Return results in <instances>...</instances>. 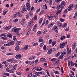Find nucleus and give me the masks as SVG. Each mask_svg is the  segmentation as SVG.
<instances>
[{"instance_id": "nucleus-36", "label": "nucleus", "mask_w": 77, "mask_h": 77, "mask_svg": "<svg viewBox=\"0 0 77 77\" xmlns=\"http://www.w3.org/2000/svg\"><path fill=\"white\" fill-rule=\"evenodd\" d=\"M24 49L25 50H27L28 49V45H26L24 47Z\"/></svg>"}, {"instance_id": "nucleus-22", "label": "nucleus", "mask_w": 77, "mask_h": 77, "mask_svg": "<svg viewBox=\"0 0 77 77\" xmlns=\"http://www.w3.org/2000/svg\"><path fill=\"white\" fill-rule=\"evenodd\" d=\"M75 43H73L72 45V48L73 49H75Z\"/></svg>"}, {"instance_id": "nucleus-45", "label": "nucleus", "mask_w": 77, "mask_h": 77, "mask_svg": "<svg viewBox=\"0 0 77 77\" xmlns=\"http://www.w3.org/2000/svg\"><path fill=\"white\" fill-rule=\"evenodd\" d=\"M38 42H43V39L42 38H40L39 39Z\"/></svg>"}, {"instance_id": "nucleus-38", "label": "nucleus", "mask_w": 77, "mask_h": 77, "mask_svg": "<svg viewBox=\"0 0 77 77\" xmlns=\"http://www.w3.org/2000/svg\"><path fill=\"white\" fill-rule=\"evenodd\" d=\"M42 18H41L39 20V24L41 23H42Z\"/></svg>"}, {"instance_id": "nucleus-48", "label": "nucleus", "mask_w": 77, "mask_h": 77, "mask_svg": "<svg viewBox=\"0 0 77 77\" xmlns=\"http://www.w3.org/2000/svg\"><path fill=\"white\" fill-rule=\"evenodd\" d=\"M67 25V24H66V23H64L62 26V27H66Z\"/></svg>"}, {"instance_id": "nucleus-49", "label": "nucleus", "mask_w": 77, "mask_h": 77, "mask_svg": "<svg viewBox=\"0 0 77 77\" xmlns=\"http://www.w3.org/2000/svg\"><path fill=\"white\" fill-rule=\"evenodd\" d=\"M10 46V45L8 43L7 44H4V46H5V47L8 46Z\"/></svg>"}, {"instance_id": "nucleus-8", "label": "nucleus", "mask_w": 77, "mask_h": 77, "mask_svg": "<svg viewBox=\"0 0 77 77\" xmlns=\"http://www.w3.org/2000/svg\"><path fill=\"white\" fill-rule=\"evenodd\" d=\"M8 44H10V45H14V42L13 41H12L10 40L9 41V42L8 43Z\"/></svg>"}, {"instance_id": "nucleus-29", "label": "nucleus", "mask_w": 77, "mask_h": 77, "mask_svg": "<svg viewBox=\"0 0 77 77\" xmlns=\"http://www.w3.org/2000/svg\"><path fill=\"white\" fill-rule=\"evenodd\" d=\"M37 71H41V70H42V68H39V67H37Z\"/></svg>"}, {"instance_id": "nucleus-16", "label": "nucleus", "mask_w": 77, "mask_h": 77, "mask_svg": "<svg viewBox=\"0 0 77 77\" xmlns=\"http://www.w3.org/2000/svg\"><path fill=\"white\" fill-rule=\"evenodd\" d=\"M57 24L58 26H60V27H61V26H62V23L60 22H58L57 23Z\"/></svg>"}, {"instance_id": "nucleus-58", "label": "nucleus", "mask_w": 77, "mask_h": 77, "mask_svg": "<svg viewBox=\"0 0 77 77\" xmlns=\"http://www.w3.org/2000/svg\"><path fill=\"white\" fill-rule=\"evenodd\" d=\"M43 49L44 50H46V46H45V45L44 47H43Z\"/></svg>"}, {"instance_id": "nucleus-34", "label": "nucleus", "mask_w": 77, "mask_h": 77, "mask_svg": "<svg viewBox=\"0 0 77 77\" xmlns=\"http://www.w3.org/2000/svg\"><path fill=\"white\" fill-rule=\"evenodd\" d=\"M52 51H56V49L55 48H52L51 49Z\"/></svg>"}, {"instance_id": "nucleus-21", "label": "nucleus", "mask_w": 77, "mask_h": 77, "mask_svg": "<svg viewBox=\"0 0 77 77\" xmlns=\"http://www.w3.org/2000/svg\"><path fill=\"white\" fill-rule=\"evenodd\" d=\"M19 12H17V13H15V14H14V18H15L17 17V16H18V14L19 15Z\"/></svg>"}, {"instance_id": "nucleus-52", "label": "nucleus", "mask_w": 77, "mask_h": 77, "mask_svg": "<svg viewBox=\"0 0 77 77\" xmlns=\"http://www.w3.org/2000/svg\"><path fill=\"white\" fill-rule=\"evenodd\" d=\"M60 20L61 22H63L64 21V19H63L60 18Z\"/></svg>"}, {"instance_id": "nucleus-50", "label": "nucleus", "mask_w": 77, "mask_h": 77, "mask_svg": "<svg viewBox=\"0 0 77 77\" xmlns=\"http://www.w3.org/2000/svg\"><path fill=\"white\" fill-rule=\"evenodd\" d=\"M38 67H35L33 68V69L34 71H35V70H36L37 71Z\"/></svg>"}, {"instance_id": "nucleus-11", "label": "nucleus", "mask_w": 77, "mask_h": 77, "mask_svg": "<svg viewBox=\"0 0 77 77\" xmlns=\"http://www.w3.org/2000/svg\"><path fill=\"white\" fill-rule=\"evenodd\" d=\"M17 64H15L14 65L13 68V70L14 71L15 70L17 69Z\"/></svg>"}, {"instance_id": "nucleus-17", "label": "nucleus", "mask_w": 77, "mask_h": 77, "mask_svg": "<svg viewBox=\"0 0 77 77\" xmlns=\"http://www.w3.org/2000/svg\"><path fill=\"white\" fill-rule=\"evenodd\" d=\"M30 29H28L26 33L27 35H29L30 34Z\"/></svg>"}, {"instance_id": "nucleus-55", "label": "nucleus", "mask_w": 77, "mask_h": 77, "mask_svg": "<svg viewBox=\"0 0 77 77\" xmlns=\"http://www.w3.org/2000/svg\"><path fill=\"white\" fill-rule=\"evenodd\" d=\"M13 66V65H11L9 66V68H12Z\"/></svg>"}, {"instance_id": "nucleus-30", "label": "nucleus", "mask_w": 77, "mask_h": 77, "mask_svg": "<svg viewBox=\"0 0 77 77\" xmlns=\"http://www.w3.org/2000/svg\"><path fill=\"white\" fill-rule=\"evenodd\" d=\"M60 54V52L58 53L55 55V57H58V56H59Z\"/></svg>"}, {"instance_id": "nucleus-14", "label": "nucleus", "mask_w": 77, "mask_h": 77, "mask_svg": "<svg viewBox=\"0 0 77 77\" xmlns=\"http://www.w3.org/2000/svg\"><path fill=\"white\" fill-rule=\"evenodd\" d=\"M15 50H16V51H19V50H20V47L17 46L15 48Z\"/></svg>"}, {"instance_id": "nucleus-51", "label": "nucleus", "mask_w": 77, "mask_h": 77, "mask_svg": "<svg viewBox=\"0 0 77 77\" xmlns=\"http://www.w3.org/2000/svg\"><path fill=\"white\" fill-rule=\"evenodd\" d=\"M10 59H11V63H14V59L12 58Z\"/></svg>"}, {"instance_id": "nucleus-3", "label": "nucleus", "mask_w": 77, "mask_h": 77, "mask_svg": "<svg viewBox=\"0 0 77 77\" xmlns=\"http://www.w3.org/2000/svg\"><path fill=\"white\" fill-rule=\"evenodd\" d=\"M21 55L19 54L16 56L15 58H16V59H17L19 60L21 58Z\"/></svg>"}, {"instance_id": "nucleus-37", "label": "nucleus", "mask_w": 77, "mask_h": 77, "mask_svg": "<svg viewBox=\"0 0 77 77\" xmlns=\"http://www.w3.org/2000/svg\"><path fill=\"white\" fill-rule=\"evenodd\" d=\"M37 35L39 36L41 35V32L40 31H38L37 32Z\"/></svg>"}, {"instance_id": "nucleus-2", "label": "nucleus", "mask_w": 77, "mask_h": 77, "mask_svg": "<svg viewBox=\"0 0 77 77\" xmlns=\"http://www.w3.org/2000/svg\"><path fill=\"white\" fill-rule=\"evenodd\" d=\"M61 8L62 9H63V6H65L66 5V3L64 1H63L61 4Z\"/></svg>"}, {"instance_id": "nucleus-39", "label": "nucleus", "mask_w": 77, "mask_h": 77, "mask_svg": "<svg viewBox=\"0 0 77 77\" xmlns=\"http://www.w3.org/2000/svg\"><path fill=\"white\" fill-rule=\"evenodd\" d=\"M67 12H68L67 9H65L63 13L64 14H66V13H67Z\"/></svg>"}, {"instance_id": "nucleus-61", "label": "nucleus", "mask_w": 77, "mask_h": 77, "mask_svg": "<svg viewBox=\"0 0 77 77\" xmlns=\"http://www.w3.org/2000/svg\"><path fill=\"white\" fill-rule=\"evenodd\" d=\"M53 3V1H51L49 3V5H52V3Z\"/></svg>"}, {"instance_id": "nucleus-35", "label": "nucleus", "mask_w": 77, "mask_h": 77, "mask_svg": "<svg viewBox=\"0 0 77 77\" xmlns=\"http://www.w3.org/2000/svg\"><path fill=\"white\" fill-rule=\"evenodd\" d=\"M19 14H17V16L19 17H23V15L22 14H21L19 12Z\"/></svg>"}, {"instance_id": "nucleus-27", "label": "nucleus", "mask_w": 77, "mask_h": 77, "mask_svg": "<svg viewBox=\"0 0 77 77\" xmlns=\"http://www.w3.org/2000/svg\"><path fill=\"white\" fill-rule=\"evenodd\" d=\"M56 44V41H54L52 42V46H54V45H55Z\"/></svg>"}, {"instance_id": "nucleus-18", "label": "nucleus", "mask_w": 77, "mask_h": 77, "mask_svg": "<svg viewBox=\"0 0 77 77\" xmlns=\"http://www.w3.org/2000/svg\"><path fill=\"white\" fill-rule=\"evenodd\" d=\"M52 53V51L51 49L49 50L48 52V54H51Z\"/></svg>"}, {"instance_id": "nucleus-60", "label": "nucleus", "mask_w": 77, "mask_h": 77, "mask_svg": "<svg viewBox=\"0 0 77 77\" xmlns=\"http://www.w3.org/2000/svg\"><path fill=\"white\" fill-rule=\"evenodd\" d=\"M15 33L16 34V35H19V32L18 31L15 32Z\"/></svg>"}, {"instance_id": "nucleus-19", "label": "nucleus", "mask_w": 77, "mask_h": 77, "mask_svg": "<svg viewBox=\"0 0 77 77\" xmlns=\"http://www.w3.org/2000/svg\"><path fill=\"white\" fill-rule=\"evenodd\" d=\"M14 53H8L6 54L7 56H10L11 55H14Z\"/></svg>"}, {"instance_id": "nucleus-63", "label": "nucleus", "mask_w": 77, "mask_h": 77, "mask_svg": "<svg viewBox=\"0 0 77 77\" xmlns=\"http://www.w3.org/2000/svg\"><path fill=\"white\" fill-rule=\"evenodd\" d=\"M60 1H62V0H55V1L56 3H58L59 2H60Z\"/></svg>"}, {"instance_id": "nucleus-32", "label": "nucleus", "mask_w": 77, "mask_h": 77, "mask_svg": "<svg viewBox=\"0 0 77 77\" xmlns=\"http://www.w3.org/2000/svg\"><path fill=\"white\" fill-rule=\"evenodd\" d=\"M1 39H3V40H7V38L6 37H1Z\"/></svg>"}, {"instance_id": "nucleus-25", "label": "nucleus", "mask_w": 77, "mask_h": 77, "mask_svg": "<svg viewBox=\"0 0 77 77\" xmlns=\"http://www.w3.org/2000/svg\"><path fill=\"white\" fill-rule=\"evenodd\" d=\"M36 57L35 56H32L29 58V60H32L34 59H35Z\"/></svg>"}, {"instance_id": "nucleus-1", "label": "nucleus", "mask_w": 77, "mask_h": 77, "mask_svg": "<svg viewBox=\"0 0 77 77\" xmlns=\"http://www.w3.org/2000/svg\"><path fill=\"white\" fill-rule=\"evenodd\" d=\"M67 44V42H63L60 44L59 48H63L65 46V45Z\"/></svg>"}, {"instance_id": "nucleus-15", "label": "nucleus", "mask_w": 77, "mask_h": 77, "mask_svg": "<svg viewBox=\"0 0 77 77\" xmlns=\"http://www.w3.org/2000/svg\"><path fill=\"white\" fill-rule=\"evenodd\" d=\"M8 10H5V11H4L3 12L2 15H6V13H7L8 12Z\"/></svg>"}, {"instance_id": "nucleus-4", "label": "nucleus", "mask_w": 77, "mask_h": 77, "mask_svg": "<svg viewBox=\"0 0 77 77\" xmlns=\"http://www.w3.org/2000/svg\"><path fill=\"white\" fill-rule=\"evenodd\" d=\"M26 6L27 7V9L28 11H30V5L29 3H27V4H26Z\"/></svg>"}, {"instance_id": "nucleus-5", "label": "nucleus", "mask_w": 77, "mask_h": 77, "mask_svg": "<svg viewBox=\"0 0 77 77\" xmlns=\"http://www.w3.org/2000/svg\"><path fill=\"white\" fill-rule=\"evenodd\" d=\"M33 18H32L31 20H30V22L28 23V26H31L33 23Z\"/></svg>"}, {"instance_id": "nucleus-12", "label": "nucleus", "mask_w": 77, "mask_h": 77, "mask_svg": "<svg viewBox=\"0 0 77 77\" xmlns=\"http://www.w3.org/2000/svg\"><path fill=\"white\" fill-rule=\"evenodd\" d=\"M61 54L62 55V56H65V55H66V51H63L61 52Z\"/></svg>"}, {"instance_id": "nucleus-62", "label": "nucleus", "mask_w": 77, "mask_h": 77, "mask_svg": "<svg viewBox=\"0 0 77 77\" xmlns=\"http://www.w3.org/2000/svg\"><path fill=\"white\" fill-rule=\"evenodd\" d=\"M3 66V65H2V64H0V68H2V69H3V67H2Z\"/></svg>"}, {"instance_id": "nucleus-31", "label": "nucleus", "mask_w": 77, "mask_h": 77, "mask_svg": "<svg viewBox=\"0 0 77 77\" xmlns=\"http://www.w3.org/2000/svg\"><path fill=\"white\" fill-rule=\"evenodd\" d=\"M13 39L15 41H17V39L16 38V36H13Z\"/></svg>"}, {"instance_id": "nucleus-23", "label": "nucleus", "mask_w": 77, "mask_h": 77, "mask_svg": "<svg viewBox=\"0 0 77 77\" xmlns=\"http://www.w3.org/2000/svg\"><path fill=\"white\" fill-rule=\"evenodd\" d=\"M60 8H61V5H58L57 7V9H59Z\"/></svg>"}, {"instance_id": "nucleus-26", "label": "nucleus", "mask_w": 77, "mask_h": 77, "mask_svg": "<svg viewBox=\"0 0 77 77\" xmlns=\"http://www.w3.org/2000/svg\"><path fill=\"white\" fill-rule=\"evenodd\" d=\"M56 60H57V59L53 58L52 59H51V62H54V61H55V62H56Z\"/></svg>"}, {"instance_id": "nucleus-59", "label": "nucleus", "mask_w": 77, "mask_h": 77, "mask_svg": "<svg viewBox=\"0 0 77 77\" xmlns=\"http://www.w3.org/2000/svg\"><path fill=\"white\" fill-rule=\"evenodd\" d=\"M71 66H74V63L72 62V61H71Z\"/></svg>"}, {"instance_id": "nucleus-53", "label": "nucleus", "mask_w": 77, "mask_h": 77, "mask_svg": "<svg viewBox=\"0 0 77 77\" xmlns=\"http://www.w3.org/2000/svg\"><path fill=\"white\" fill-rule=\"evenodd\" d=\"M17 75H21V73L20 72H17Z\"/></svg>"}, {"instance_id": "nucleus-54", "label": "nucleus", "mask_w": 77, "mask_h": 77, "mask_svg": "<svg viewBox=\"0 0 77 77\" xmlns=\"http://www.w3.org/2000/svg\"><path fill=\"white\" fill-rule=\"evenodd\" d=\"M29 15L31 16V17H32V16H33V13L32 12H30L29 13Z\"/></svg>"}, {"instance_id": "nucleus-56", "label": "nucleus", "mask_w": 77, "mask_h": 77, "mask_svg": "<svg viewBox=\"0 0 77 77\" xmlns=\"http://www.w3.org/2000/svg\"><path fill=\"white\" fill-rule=\"evenodd\" d=\"M61 72L62 74H63V72H64L63 71V67H61Z\"/></svg>"}, {"instance_id": "nucleus-43", "label": "nucleus", "mask_w": 77, "mask_h": 77, "mask_svg": "<svg viewBox=\"0 0 77 77\" xmlns=\"http://www.w3.org/2000/svg\"><path fill=\"white\" fill-rule=\"evenodd\" d=\"M47 33V30H44L43 31V34H45Z\"/></svg>"}, {"instance_id": "nucleus-6", "label": "nucleus", "mask_w": 77, "mask_h": 77, "mask_svg": "<svg viewBox=\"0 0 77 77\" xmlns=\"http://www.w3.org/2000/svg\"><path fill=\"white\" fill-rule=\"evenodd\" d=\"M21 28H17L16 29H14V33L16 32H18L19 30H21Z\"/></svg>"}, {"instance_id": "nucleus-9", "label": "nucleus", "mask_w": 77, "mask_h": 77, "mask_svg": "<svg viewBox=\"0 0 77 77\" xmlns=\"http://www.w3.org/2000/svg\"><path fill=\"white\" fill-rule=\"evenodd\" d=\"M7 37H9L10 38H12V34L11 33L8 34L7 35Z\"/></svg>"}, {"instance_id": "nucleus-41", "label": "nucleus", "mask_w": 77, "mask_h": 77, "mask_svg": "<svg viewBox=\"0 0 77 77\" xmlns=\"http://www.w3.org/2000/svg\"><path fill=\"white\" fill-rule=\"evenodd\" d=\"M38 45V43H35L32 45V46L34 47V46H36V45Z\"/></svg>"}, {"instance_id": "nucleus-46", "label": "nucleus", "mask_w": 77, "mask_h": 77, "mask_svg": "<svg viewBox=\"0 0 77 77\" xmlns=\"http://www.w3.org/2000/svg\"><path fill=\"white\" fill-rule=\"evenodd\" d=\"M71 7V6H69V7H68V11H71V9H72L71 8H71H70V7Z\"/></svg>"}, {"instance_id": "nucleus-7", "label": "nucleus", "mask_w": 77, "mask_h": 77, "mask_svg": "<svg viewBox=\"0 0 77 77\" xmlns=\"http://www.w3.org/2000/svg\"><path fill=\"white\" fill-rule=\"evenodd\" d=\"M54 30L55 31L56 33H57L58 32V30H57V29H58V28H57V26H55L54 27Z\"/></svg>"}, {"instance_id": "nucleus-57", "label": "nucleus", "mask_w": 77, "mask_h": 77, "mask_svg": "<svg viewBox=\"0 0 77 77\" xmlns=\"http://www.w3.org/2000/svg\"><path fill=\"white\" fill-rule=\"evenodd\" d=\"M4 74L5 75H7V76H9V74L8 73H4Z\"/></svg>"}, {"instance_id": "nucleus-47", "label": "nucleus", "mask_w": 77, "mask_h": 77, "mask_svg": "<svg viewBox=\"0 0 77 77\" xmlns=\"http://www.w3.org/2000/svg\"><path fill=\"white\" fill-rule=\"evenodd\" d=\"M18 21V19H16L14 20V23H17Z\"/></svg>"}, {"instance_id": "nucleus-13", "label": "nucleus", "mask_w": 77, "mask_h": 77, "mask_svg": "<svg viewBox=\"0 0 77 77\" xmlns=\"http://www.w3.org/2000/svg\"><path fill=\"white\" fill-rule=\"evenodd\" d=\"M11 28V26H7L6 27H5V29H6V30L8 29L9 30Z\"/></svg>"}, {"instance_id": "nucleus-42", "label": "nucleus", "mask_w": 77, "mask_h": 77, "mask_svg": "<svg viewBox=\"0 0 77 77\" xmlns=\"http://www.w3.org/2000/svg\"><path fill=\"white\" fill-rule=\"evenodd\" d=\"M63 55H62V54H61V55H60L59 56V58H60V59H62V58H63Z\"/></svg>"}, {"instance_id": "nucleus-33", "label": "nucleus", "mask_w": 77, "mask_h": 77, "mask_svg": "<svg viewBox=\"0 0 77 77\" xmlns=\"http://www.w3.org/2000/svg\"><path fill=\"white\" fill-rule=\"evenodd\" d=\"M44 42H43L40 44V46L41 47H43V46L44 45Z\"/></svg>"}, {"instance_id": "nucleus-24", "label": "nucleus", "mask_w": 77, "mask_h": 77, "mask_svg": "<svg viewBox=\"0 0 77 77\" xmlns=\"http://www.w3.org/2000/svg\"><path fill=\"white\" fill-rule=\"evenodd\" d=\"M45 60H46V59H45V58H41V59L40 60V61L41 62H44V61H45Z\"/></svg>"}, {"instance_id": "nucleus-44", "label": "nucleus", "mask_w": 77, "mask_h": 77, "mask_svg": "<svg viewBox=\"0 0 77 77\" xmlns=\"http://www.w3.org/2000/svg\"><path fill=\"white\" fill-rule=\"evenodd\" d=\"M26 64H29V63H31V61H27L26 62Z\"/></svg>"}, {"instance_id": "nucleus-40", "label": "nucleus", "mask_w": 77, "mask_h": 77, "mask_svg": "<svg viewBox=\"0 0 77 77\" xmlns=\"http://www.w3.org/2000/svg\"><path fill=\"white\" fill-rule=\"evenodd\" d=\"M8 72H10V73H14V72L12 70H8Z\"/></svg>"}, {"instance_id": "nucleus-28", "label": "nucleus", "mask_w": 77, "mask_h": 77, "mask_svg": "<svg viewBox=\"0 0 77 77\" xmlns=\"http://www.w3.org/2000/svg\"><path fill=\"white\" fill-rule=\"evenodd\" d=\"M6 34L5 33L2 34L1 35H0V37H2V36L6 37Z\"/></svg>"}, {"instance_id": "nucleus-64", "label": "nucleus", "mask_w": 77, "mask_h": 77, "mask_svg": "<svg viewBox=\"0 0 77 77\" xmlns=\"http://www.w3.org/2000/svg\"><path fill=\"white\" fill-rule=\"evenodd\" d=\"M46 24H48V20H46V23H45Z\"/></svg>"}, {"instance_id": "nucleus-10", "label": "nucleus", "mask_w": 77, "mask_h": 77, "mask_svg": "<svg viewBox=\"0 0 77 77\" xmlns=\"http://www.w3.org/2000/svg\"><path fill=\"white\" fill-rule=\"evenodd\" d=\"M27 9H26V8H23L22 9L21 12L22 13H24V12H25V11H27Z\"/></svg>"}, {"instance_id": "nucleus-20", "label": "nucleus", "mask_w": 77, "mask_h": 77, "mask_svg": "<svg viewBox=\"0 0 77 77\" xmlns=\"http://www.w3.org/2000/svg\"><path fill=\"white\" fill-rule=\"evenodd\" d=\"M20 44H21V42L20 41H18L17 42L16 45H17V46H19V45H20Z\"/></svg>"}]
</instances>
